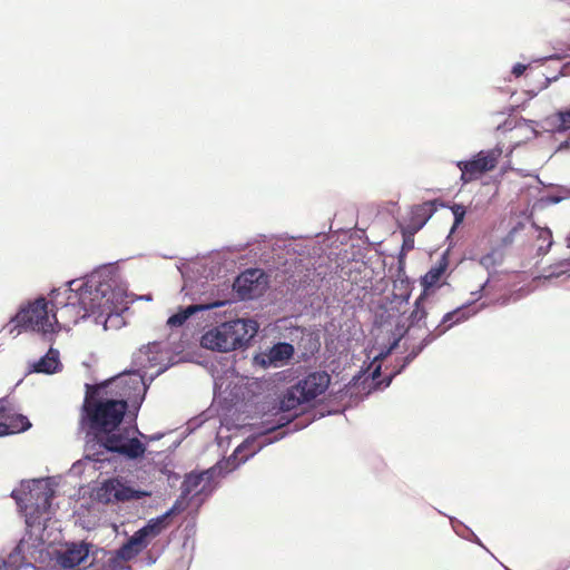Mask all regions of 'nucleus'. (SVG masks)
<instances>
[{"label":"nucleus","mask_w":570,"mask_h":570,"mask_svg":"<svg viewBox=\"0 0 570 570\" xmlns=\"http://www.w3.org/2000/svg\"><path fill=\"white\" fill-rule=\"evenodd\" d=\"M106 286L92 282L72 281L68 288L53 289L50 293V306L53 311L56 332L70 328L90 314H104L110 311V301L106 297Z\"/></svg>","instance_id":"obj_1"},{"label":"nucleus","mask_w":570,"mask_h":570,"mask_svg":"<svg viewBox=\"0 0 570 570\" xmlns=\"http://www.w3.org/2000/svg\"><path fill=\"white\" fill-rule=\"evenodd\" d=\"M88 389L91 386L87 385ZM128 403L126 400L101 397L97 389L87 393L80 410V424L88 435L104 436L121 424Z\"/></svg>","instance_id":"obj_2"},{"label":"nucleus","mask_w":570,"mask_h":570,"mask_svg":"<svg viewBox=\"0 0 570 570\" xmlns=\"http://www.w3.org/2000/svg\"><path fill=\"white\" fill-rule=\"evenodd\" d=\"M253 320L237 318L210 328L202 336V346L218 352H229L246 345L257 333Z\"/></svg>","instance_id":"obj_3"},{"label":"nucleus","mask_w":570,"mask_h":570,"mask_svg":"<svg viewBox=\"0 0 570 570\" xmlns=\"http://www.w3.org/2000/svg\"><path fill=\"white\" fill-rule=\"evenodd\" d=\"M331 382L326 372H313L291 386L281 400V409L291 411L305 402H309L323 394Z\"/></svg>","instance_id":"obj_4"},{"label":"nucleus","mask_w":570,"mask_h":570,"mask_svg":"<svg viewBox=\"0 0 570 570\" xmlns=\"http://www.w3.org/2000/svg\"><path fill=\"white\" fill-rule=\"evenodd\" d=\"M49 305L50 303L45 297H39L21 307L13 322L24 330H32L42 334L55 333L53 311L51 312Z\"/></svg>","instance_id":"obj_5"},{"label":"nucleus","mask_w":570,"mask_h":570,"mask_svg":"<svg viewBox=\"0 0 570 570\" xmlns=\"http://www.w3.org/2000/svg\"><path fill=\"white\" fill-rule=\"evenodd\" d=\"M128 429L112 430L104 436H97L95 440L108 452L117 453L126 459L136 460L146 452L145 444L137 438L128 435Z\"/></svg>","instance_id":"obj_6"},{"label":"nucleus","mask_w":570,"mask_h":570,"mask_svg":"<svg viewBox=\"0 0 570 570\" xmlns=\"http://www.w3.org/2000/svg\"><path fill=\"white\" fill-rule=\"evenodd\" d=\"M500 156V149L481 150L470 160L458 161L456 166L461 170V181L469 184L492 171L497 167Z\"/></svg>","instance_id":"obj_7"},{"label":"nucleus","mask_w":570,"mask_h":570,"mask_svg":"<svg viewBox=\"0 0 570 570\" xmlns=\"http://www.w3.org/2000/svg\"><path fill=\"white\" fill-rule=\"evenodd\" d=\"M147 495L148 492L128 487L117 478L104 481L96 492L97 500L105 504L138 500Z\"/></svg>","instance_id":"obj_8"},{"label":"nucleus","mask_w":570,"mask_h":570,"mask_svg":"<svg viewBox=\"0 0 570 570\" xmlns=\"http://www.w3.org/2000/svg\"><path fill=\"white\" fill-rule=\"evenodd\" d=\"M468 318H469V314L466 313V311L463 307H460L452 312L446 313L443 316L441 324L435 328V331H438V334L436 335L429 334L426 337H424L422 340V342L417 346L413 347V350L405 356L403 366L411 363L423 351V348L426 345H429L431 342H433V340L436 336L445 333L454 324L461 323Z\"/></svg>","instance_id":"obj_9"},{"label":"nucleus","mask_w":570,"mask_h":570,"mask_svg":"<svg viewBox=\"0 0 570 570\" xmlns=\"http://www.w3.org/2000/svg\"><path fill=\"white\" fill-rule=\"evenodd\" d=\"M263 273L259 269H246L238 275L233 284V288L240 299H253L261 295L264 286L261 283Z\"/></svg>","instance_id":"obj_10"},{"label":"nucleus","mask_w":570,"mask_h":570,"mask_svg":"<svg viewBox=\"0 0 570 570\" xmlns=\"http://www.w3.org/2000/svg\"><path fill=\"white\" fill-rule=\"evenodd\" d=\"M89 550L86 544H71L60 554L59 563L63 568L72 569L80 566L88 557Z\"/></svg>","instance_id":"obj_11"},{"label":"nucleus","mask_w":570,"mask_h":570,"mask_svg":"<svg viewBox=\"0 0 570 570\" xmlns=\"http://www.w3.org/2000/svg\"><path fill=\"white\" fill-rule=\"evenodd\" d=\"M449 267V259L445 254H443L440 259L426 272V274L421 278V284L424 288V293L439 284L442 276L446 272Z\"/></svg>","instance_id":"obj_12"},{"label":"nucleus","mask_w":570,"mask_h":570,"mask_svg":"<svg viewBox=\"0 0 570 570\" xmlns=\"http://www.w3.org/2000/svg\"><path fill=\"white\" fill-rule=\"evenodd\" d=\"M433 210H434L433 203H431V202H426V203L415 206L411 213L409 228L413 233H416L417 230H420L425 225V223L429 220Z\"/></svg>","instance_id":"obj_13"},{"label":"nucleus","mask_w":570,"mask_h":570,"mask_svg":"<svg viewBox=\"0 0 570 570\" xmlns=\"http://www.w3.org/2000/svg\"><path fill=\"white\" fill-rule=\"evenodd\" d=\"M4 420L6 422H0V436L23 432L31 426L28 417L22 414L11 416L7 414Z\"/></svg>","instance_id":"obj_14"},{"label":"nucleus","mask_w":570,"mask_h":570,"mask_svg":"<svg viewBox=\"0 0 570 570\" xmlns=\"http://www.w3.org/2000/svg\"><path fill=\"white\" fill-rule=\"evenodd\" d=\"M223 305L222 302H215L208 305H189L185 309L171 315L167 324L169 326H181L193 314L196 312L214 308V307H220Z\"/></svg>","instance_id":"obj_15"},{"label":"nucleus","mask_w":570,"mask_h":570,"mask_svg":"<svg viewBox=\"0 0 570 570\" xmlns=\"http://www.w3.org/2000/svg\"><path fill=\"white\" fill-rule=\"evenodd\" d=\"M59 353L57 350L50 348L48 353L33 364L35 372L52 374L58 370Z\"/></svg>","instance_id":"obj_16"},{"label":"nucleus","mask_w":570,"mask_h":570,"mask_svg":"<svg viewBox=\"0 0 570 570\" xmlns=\"http://www.w3.org/2000/svg\"><path fill=\"white\" fill-rule=\"evenodd\" d=\"M212 479V471L207 470L200 473H190L188 474L183 484L181 491L184 495H189L193 492H198V487L204 480L209 481Z\"/></svg>","instance_id":"obj_17"},{"label":"nucleus","mask_w":570,"mask_h":570,"mask_svg":"<svg viewBox=\"0 0 570 570\" xmlns=\"http://www.w3.org/2000/svg\"><path fill=\"white\" fill-rule=\"evenodd\" d=\"M294 354V347L288 343L275 344L268 353V360L271 363L283 362L292 357Z\"/></svg>","instance_id":"obj_18"},{"label":"nucleus","mask_w":570,"mask_h":570,"mask_svg":"<svg viewBox=\"0 0 570 570\" xmlns=\"http://www.w3.org/2000/svg\"><path fill=\"white\" fill-rule=\"evenodd\" d=\"M425 296H426V294L422 293L414 302L413 311L409 315L410 326L419 325L422 321H424L426 318L428 312L423 306Z\"/></svg>","instance_id":"obj_19"},{"label":"nucleus","mask_w":570,"mask_h":570,"mask_svg":"<svg viewBox=\"0 0 570 570\" xmlns=\"http://www.w3.org/2000/svg\"><path fill=\"white\" fill-rule=\"evenodd\" d=\"M168 515L169 512L156 519H151L145 527H142L149 539L156 538L163 532V530L167 527Z\"/></svg>","instance_id":"obj_20"},{"label":"nucleus","mask_w":570,"mask_h":570,"mask_svg":"<svg viewBox=\"0 0 570 570\" xmlns=\"http://www.w3.org/2000/svg\"><path fill=\"white\" fill-rule=\"evenodd\" d=\"M552 119L557 131L570 130V108L554 112Z\"/></svg>","instance_id":"obj_21"},{"label":"nucleus","mask_w":570,"mask_h":570,"mask_svg":"<svg viewBox=\"0 0 570 570\" xmlns=\"http://www.w3.org/2000/svg\"><path fill=\"white\" fill-rule=\"evenodd\" d=\"M128 541L140 552L149 544V538L142 528L136 531Z\"/></svg>","instance_id":"obj_22"},{"label":"nucleus","mask_w":570,"mask_h":570,"mask_svg":"<svg viewBox=\"0 0 570 570\" xmlns=\"http://www.w3.org/2000/svg\"><path fill=\"white\" fill-rule=\"evenodd\" d=\"M140 551L134 547L129 541H127L118 551V554L124 560H130L135 558Z\"/></svg>","instance_id":"obj_23"},{"label":"nucleus","mask_w":570,"mask_h":570,"mask_svg":"<svg viewBox=\"0 0 570 570\" xmlns=\"http://www.w3.org/2000/svg\"><path fill=\"white\" fill-rule=\"evenodd\" d=\"M527 67L522 63H517L514 65L513 69H512V73L515 76V77H520L523 75V72L525 71Z\"/></svg>","instance_id":"obj_24"},{"label":"nucleus","mask_w":570,"mask_h":570,"mask_svg":"<svg viewBox=\"0 0 570 570\" xmlns=\"http://www.w3.org/2000/svg\"><path fill=\"white\" fill-rule=\"evenodd\" d=\"M7 400L0 399V419L7 417Z\"/></svg>","instance_id":"obj_25"},{"label":"nucleus","mask_w":570,"mask_h":570,"mask_svg":"<svg viewBox=\"0 0 570 570\" xmlns=\"http://www.w3.org/2000/svg\"><path fill=\"white\" fill-rule=\"evenodd\" d=\"M453 213H454V216H455V223L456 224L460 223L462 220V218H463L464 212L460 207H458V208L454 209Z\"/></svg>","instance_id":"obj_26"},{"label":"nucleus","mask_w":570,"mask_h":570,"mask_svg":"<svg viewBox=\"0 0 570 570\" xmlns=\"http://www.w3.org/2000/svg\"><path fill=\"white\" fill-rule=\"evenodd\" d=\"M45 508H49L50 507V495L46 492L45 493Z\"/></svg>","instance_id":"obj_27"},{"label":"nucleus","mask_w":570,"mask_h":570,"mask_svg":"<svg viewBox=\"0 0 570 570\" xmlns=\"http://www.w3.org/2000/svg\"><path fill=\"white\" fill-rule=\"evenodd\" d=\"M413 240H411V244L407 242H404V246H407L409 248L412 247Z\"/></svg>","instance_id":"obj_28"}]
</instances>
